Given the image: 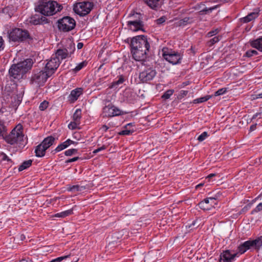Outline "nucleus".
Wrapping results in <instances>:
<instances>
[{"label": "nucleus", "instance_id": "8fccbe9b", "mask_svg": "<svg viewBox=\"0 0 262 262\" xmlns=\"http://www.w3.org/2000/svg\"><path fill=\"white\" fill-rule=\"evenodd\" d=\"M166 19V17L164 16H163L160 17L159 18L156 19V22L157 24L161 25V24H162L163 23H164Z\"/></svg>", "mask_w": 262, "mask_h": 262}, {"label": "nucleus", "instance_id": "9b49d317", "mask_svg": "<svg viewBox=\"0 0 262 262\" xmlns=\"http://www.w3.org/2000/svg\"><path fill=\"white\" fill-rule=\"evenodd\" d=\"M60 61L57 57H54L52 55L50 60H49L46 64L45 70L48 74L50 76L53 74L59 66Z\"/></svg>", "mask_w": 262, "mask_h": 262}, {"label": "nucleus", "instance_id": "e433bc0d", "mask_svg": "<svg viewBox=\"0 0 262 262\" xmlns=\"http://www.w3.org/2000/svg\"><path fill=\"white\" fill-rule=\"evenodd\" d=\"M68 147L67 144H66V142L61 143L59 144L55 149V152H59L60 151H61L62 150Z\"/></svg>", "mask_w": 262, "mask_h": 262}, {"label": "nucleus", "instance_id": "58836bf2", "mask_svg": "<svg viewBox=\"0 0 262 262\" xmlns=\"http://www.w3.org/2000/svg\"><path fill=\"white\" fill-rule=\"evenodd\" d=\"M78 151V150L77 149H70L67 150H66L64 152V154L67 156H72L73 154H76Z\"/></svg>", "mask_w": 262, "mask_h": 262}, {"label": "nucleus", "instance_id": "f03ea898", "mask_svg": "<svg viewBox=\"0 0 262 262\" xmlns=\"http://www.w3.org/2000/svg\"><path fill=\"white\" fill-rule=\"evenodd\" d=\"M33 62L28 58L17 64H12L9 70L8 76L11 81H18L23 79L26 74L32 68Z\"/></svg>", "mask_w": 262, "mask_h": 262}, {"label": "nucleus", "instance_id": "c756f323", "mask_svg": "<svg viewBox=\"0 0 262 262\" xmlns=\"http://www.w3.org/2000/svg\"><path fill=\"white\" fill-rule=\"evenodd\" d=\"M32 161L29 160L24 161L19 167L18 170L19 171H23L24 169L29 167L32 165Z\"/></svg>", "mask_w": 262, "mask_h": 262}, {"label": "nucleus", "instance_id": "f3484780", "mask_svg": "<svg viewBox=\"0 0 262 262\" xmlns=\"http://www.w3.org/2000/svg\"><path fill=\"white\" fill-rule=\"evenodd\" d=\"M82 93L83 89L81 88H76L72 90L69 96V100L71 101V102H74L78 99Z\"/></svg>", "mask_w": 262, "mask_h": 262}, {"label": "nucleus", "instance_id": "20e7f679", "mask_svg": "<svg viewBox=\"0 0 262 262\" xmlns=\"http://www.w3.org/2000/svg\"><path fill=\"white\" fill-rule=\"evenodd\" d=\"M9 41L13 42H23L33 39L30 33L27 30L19 28H14L8 32Z\"/></svg>", "mask_w": 262, "mask_h": 262}, {"label": "nucleus", "instance_id": "7ed1b4c3", "mask_svg": "<svg viewBox=\"0 0 262 262\" xmlns=\"http://www.w3.org/2000/svg\"><path fill=\"white\" fill-rule=\"evenodd\" d=\"M63 8L61 5L54 1H41L36 8V11L45 16H51L60 12Z\"/></svg>", "mask_w": 262, "mask_h": 262}, {"label": "nucleus", "instance_id": "4be33fe9", "mask_svg": "<svg viewBox=\"0 0 262 262\" xmlns=\"http://www.w3.org/2000/svg\"><path fill=\"white\" fill-rule=\"evenodd\" d=\"M143 1L152 9H158L161 6V0H143Z\"/></svg>", "mask_w": 262, "mask_h": 262}, {"label": "nucleus", "instance_id": "423d86ee", "mask_svg": "<svg viewBox=\"0 0 262 262\" xmlns=\"http://www.w3.org/2000/svg\"><path fill=\"white\" fill-rule=\"evenodd\" d=\"M50 76L42 70H33L30 78V84L37 87L42 86Z\"/></svg>", "mask_w": 262, "mask_h": 262}, {"label": "nucleus", "instance_id": "dca6fc26", "mask_svg": "<svg viewBox=\"0 0 262 262\" xmlns=\"http://www.w3.org/2000/svg\"><path fill=\"white\" fill-rule=\"evenodd\" d=\"M30 22L34 25H43L48 23V19L42 14H35L30 18Z\"/></svg>", "mask_w": 262, "mask_h": 262}, {"label": "nucleus", "instance_id": "680f3d73", "mask_svg": "<svg viewBox=\"0 0 262 262\" xmlns=\"http://www.w3.org/2000/svg\"><path fill=\"white\" fill-rule=\"evenodd\" d=\"M256 124L251 125V126H250V130H254V129H255V128H256Z\"/></svg>", "mask_w": 262, "mask_h": 262}, {"label": "nucleus", "instance_id": "c9c22d12", "mask_svg": "<svg viewBox=\"0 0 262 262\" xmlns=\"http://www.w3.org/2000/svg\"><path fill=\"white\" fill-rule=\"evenodd\" d=\"M6 127L3 122L0 121V136H3L4 138L6 134Z\"/></svg>", "mask_w": 262, "mask_h": 262}, {"label": "nucleus", "instance_id": "37998d69", "mask_svg": "<svg viewBox=\"0 0 262 262\" xmlns=\"http://www.w3.org/2000/svg\"><path fill=\"white\" fill-rule=\"evenodd\" d=\"M79 124L80 123L73 121L68 125V127L71 129H75L77 128V125Z\"/></svg>", "mask_w": 262, "mask_h": 262}, {"label": "nucleus", "instance_id": "c85d7f7f", "mask_svg": "<svg viewBox=\"0 0 262 262\" xmlns=\"http://www.w3.org/2000/svg\"><path fill=\"white\" fill-rule=\"evenodd\" d=\"M85 189V187L83 186H80L79 185H73L69 187L68 190L73 192H76L78 191H81Z\"/></svg>", "mask_w": 262, "mask_h": 262}, {"label": "nucleus", "instance_id": "b1692460", "mask_svg": "<svg viewBox=\"0 0 262 262\" xmlns=\"http://www.w3.org/2000/svg\"><path fill=\"white\" fill-rule=\"evenodd\" d=\"M251 46L253 48H256L259 51L262 52V36L251 41Z\"/></svg>", "mask_w": 262, "mask_h": 262}, {"label": "nucleus", "instance_id": "f257e3e1", "mask_svg": "<svg viewBox=\"0 0 262 262\" xmlns=\"http://www.w3.org/2000/svg\"><path fill=\"white\" fill-rule=\"evenodd\" d=\"M131 53L133 58L137 61H144L150 46L147 38L144 35L133 37L130 42Z\"/></svg>", "mask_w": 262, "mask_h": 262}, {"label": "nucleus", "instance_id": "6ab92c4d", "mask_svg": "<svg viewBox=\"0 0 262 262\" xmlns=\"http://www.w3.org/2000/svg\"><path fill=\"white\" fill-rule=\"evenodd\" d=\"M259 11V10H256L255 11L249 13L246 16L241 18V21L244 23H247L254 19L258 17Z\"/></svg>", "mask_w": 262, "mask_h": 262}, {"label": "nucleus", "instance_id": "1a4fd4ad", "mask_svg": "<svg viewBox=\"0 0 262 262\" xmlns=\"http://www.w3.org/2000/svg\"><path fill=\"white\" fill-rule=\"evenodd\" d=\"M94 7L92 2H81L76 3L74 5L73 10L80 16H85L91 11Z\"/></svg>", "mask_w": 262, "mask_h": 262}, {"label": "nucleus", "instance_id": "e2e57ef3", "mask_svg": "<svg viewBox=\"0 0 262 262\" xmlns=\"http://www.w3.org/2000/svg\"><path fill=\"white\" fill-rule=\"evenodd\" d=\"M262 98V93L258 94L256 95V98Z\"/></svg>", "mask_w": 262, "mask_h": 262}, {"label": "nucleus", "instance_id": "69168bd1", "mask_svg": "<svg viewBox=\"0 0 262 262\" xmlns=\"http://www.w3.org/2000/svg\"><path fill=\"white\" fill-rule=\"evenodd\" d=\"M188 93V91H182V94L184 95H186Z\"/></svg>", "mask_w": 262, "mask_h": 262}, {"label": "nucleus", "instance_id": "4c0bfd02", "mask_svg": "<svg viewBox=\"0 0 262 262\" xmlns=\"http://www.w3.org/2000/svg\"><path fill=\"white\" fill-rule=\"evenodd\" d=\"M257 52L255 50H249L246 52V56L248 57H252L254 55H257Z\"/></svg>", "mask_w": 262, "mask_h": 262}, {"label": "nucleus", "instance_id": "bb28decb", "mask_svg": "<svg viewBox=\"0 0 262 262\" xmlns=\"http://www.w3.org/2000/svg\"><path fill=\"white\" fill-rule=\"evenodd\" d=\"M124 81V77L123 75H120L118 77V79L116 81H113L109 86V88L113 89L116 88L117 85L123 83Z\"/></svg>", "mask_w": 262, "mask_h": 262}, {"label": "nucleus", "instance_id": "0eeeda50", "mask_svg": "<svg viewBox=\"0 0 262 262\" xmlns=\"http://www.w3.org/2000/svg\"><path fill=\"white\" fill-rule=\"evenodd\" d=\"M162 52L163 57L169 63L172 64L181 63L182 55L180 53L175 52L167 48H164Z\"/></svg>", "mask_w": 262, "mask_h": 262}, {"label": "nucleus", "instance_id": "a211bd4d", "mask_svg": "<svg viewBox=\"0 0 262 262\" xmlns=\"http://www.w3.org/2000/svg\"><path fill=\"white\" fill-rule=\"evenodd\" d=\"M252 247H253L252 240H249L241 244L238 247V251L240 254H242Z\"/></svg>", "mask_w": 262, "mask_h": 262}, {"label": "nucleus", "instance_id": "5701e85b", "mask_svg": "<svg viewBox=\"0 0 262 262\" xmlns=\"http://www.w3.org/2000/svg\"><path fill=\"white\" fill-rule=\"evenodd\" d=\"M133 123H130L126 124L124 127V129L119 133V135L122 136L130 135L135 132L134 129H131L130 127L133 126Z\"/></svg>", "mask_w": 262, "mask_h": 262}, {"label": "nucleus", "instance_id": "6e6d98bb", "mask_svg": "<svg viewBox=\"0 0 262 262\" xmlns=\"http://www.w3.org/2000/svg\"><path fill=\"white\" fill-rule=\"evenodd\" d=\"M66 144H67V146L68 147L72 144H74L75 143V142L72 141V140H71L70 139H68L67 141H65Z\"/></svg>", "mask_w": 262, "mask_h": 262}, {"label": "nucleus", "instance_id": "4d7b16f0", "mask_svg": "<svg viewBox=\"0 0 262 262\" xmlns=\"http://www.w3.org/2000/svg\"><path fill=\"white\" fill-rule=\"evenodd\" d=\"M83 46V43L82 42H78L77 44V48L78 49H81Z\"/></svg>", "mask_w": 262, "mask_h": 262}, {"label": "nucleus", "instance_id": "ea45409f", "mask_svg": "<svg viewBox=\"0 0 262 262\" xmlns=\"http://www.w3.org/2000/svg\"><path fill=\"white\" fill-rule=\"evenodd\" d=\"M226 92H227V88H222V89L218 90L217 91H216L214 93V95L215 96L222 95H223L224 94H225Z\"/></svg>", "mask_w": 262, "mask_h": 262}, {"label": "nucleus", "instance_id": "ddd939ff", "mask_svg": "<svg viewBox=\"0 0 262 262\" xmlns=\"http://www.w3.org/2000/svg\"><path fill=\"white\" fill-rule=\"evenodd\" d=\"M216 198L215 197L207 198L200 202L198 205L202 210H209L216 204Z\"/></svg>", "mask_w": 262, "mask_h": 262}, {"label": "nucleus", "instance_id": "72a5a7b5", "mask_svg": "<svg viewBox=\"0 0 262 262\" xmlns=\"http://www.w3.org/2000/svg\"><path fill=\"white\" fill-rule=\"evenodd\" d=\"M221 38V37L220 36L214 37L207 42L208 46L209 47L212 46L214 44L219 42Z\"/></svg>", "mask_w": 262, "mask_h": 262}, {"label": "nucleus", "instance_id": "cd10ccee", "mask_svg": "<svg viewBox=\"0 0 262 262\" xmlns=\"http://www.w3.org/2000/svg\"><path fill=\"white\" fill-rule=\"evenodd\" d=\"M73 213V209H69L68 210H66L59 213H57L55 214V216L57 217H62L64 218L66 216H69Z\"/></svg>", "mask_w": 262, "mask_h": 262}, {"label": "nucleus", "instance_id": "2eb2a0df", "mask_svg": "<svg viewBox=\"0 0 262 262\" xmlns=\"http://www.w3.org/2000/svg\"><path fill=\"white\" fill-rule=\"evenodd\" d=\"M127 26L129 27L130 29L134 31H137L138 30H143V23L141 20H129L127 22Z\"/></svg>", "mask_w": 262, "mask_h": 262}, {"label": "nucleus", "instance_id": "473e14b6", "mask_svg": "<svg viewBox=\"0 0 262 262\" xmlns=\"http://www.w3.org/2000/svg\"><path fill=\"white\" fill-rule=\"evenodd\" d=\"M211 97H212V96H211V95H207V96H205V97H200V98H197V99L194 100V102L196 103H202V102L207 101L209 99H210Z\"/></svg>", "mask_w": 262, "mask_h": 262}, {"label": "nucleus", "instance_id": "0e129e2a", "mask_svg": "<svg viewBox=\"0 0 262 262\" xmlns=\"http://www.w3.org/2000/svg\"><path fill=\"white\" fill-rule=\"evenodd\" d=\"M203 185H204V184H203V183L199 184H198V185H197L196 186L195 188H196V189H198V188H199V187H201L203 186Z\"/></svg>", "mask_w": 262, "mask_h": 262}, {"label": "nucleus", "instance_id": "09e8293b", "mask_svg": "<svg viewBox=\"0 0 262 262\" xmlns=\"http://www.w3.org/2000/svg\"><path fill=\"white\" fill-rule=\"evenodd\" d=\"M262 210V203H259L257 206L252 210V213L258 212Z\"/></svg>", "mask_w": 262, "mask_h": 262}, {"label": "nucleus", "instance_id": "49530a36", "mask_svg": "<svg viewBox=\"0 0 262 262\" xmlns=\"http://www.w3.org/2000/svg\"><path fill=\"white\" fill-rule=\"evenodd\" d=\"M113 114L114 117L122 115V111L117 107L113 105Z\"/></svg>", "mask_w": 262, "mask_h": 262}, {"label": "nucleus", "instance_id": "603ef678", "mask_svg": "<svg viewBox=\"0 0 262 262\" xmlns=\"http://www.w3.org/2000/svg\"><path fill=\"white\" fill-rule=\"evenodd\" d=\"M215 8L214 7H212V8H210L209 9H207V8H205V9H204L202 11V12H205L206 14L207 13H209L210 12H211Z\"/></svg>", "mask_w": 262, "mask_h": 262}, {"label": "nucleus", "instance_id": "a878e982", "mask_svg": "<svg viewBox=\"0 0 262 262\" xmlns=\"http://www.w3.org/2000/svg\"><path fill=\"white\" fill-rule=\"evenodd\" d=\"M253 248L256 250L257 251H259L262 246V236L257 237L254 240H252Z\"/></svg>", "mask_w": 262, "mask_h": 262}, {"label": "nucleus", "instance_id": "aec40b11", "mask_svg": "<svg viewBox=\"0 0 262 262\" xmlns=\"http://www.w3.org/2000/svg\"><path fill=\"white\" fill-rule=\"evenodd\" d=\"M102 115L103 117L109 118L114 117L113 105L109 104L104 106L103 108Z\"/></svg>", "mask_w": 262, "mask_h": 262}, {"label": "nucleus", "instance_id": "bf43d9fd", "mask_svg": "<svg viewBox=\"0 0 262 262\" xmlns=\"http://www.w3.org/2000/svg\"><path fill=\"white\" fill-rule=\"evenodd\" d=\"M215 176V173H211V174H209V175L207 176V179H211V178H212V177H214Z\"/></svg>", "mask_w": 262, "mask_h": 262}, {"label": "nucleus", "instance_id": "3c124183", "mask_svg": "<svg viewBox=\"0 0 262 262\" xmlns=\"http://www.w3.org/2000/svg\"><path fill=\"white\" fill-rule=\"evenodd\" d=\"M106 148V146H105V145H103L101 147H99V148H98L97 149H95L93 151V153L94 154H96L102 150H104Z\"/></svg>", "mask_w": 262, "mask_h": 262}, {"label": "nucleus", "instance_id": "6e6552de", "mask_svg": "<svg viewBox=\"0 0 262 262\" xmlns=\"http://www.w3.org/2000/svg\"><path fill=\"white\" fill-rule=\"evenodd\" d=\"M76 26V21L70 16H64L57 21V27L60 31L68 32L73 30Z\"/></svg>", "mask_w": 262, "mask_h": 262}, {"label": "nucleus", "instance_id": "f8f14e48", "mask_svg": "<svg viewBox=\"0 0 262 262\" xmlns=\"http://www.w3.org/2000/svg\"><path fill=\"white\" fill-rule=\"evenodd\" d=\"M157 72L153 68H148L141 72L139 74V78L143 82H147L152 80L156 76Z\"/></svg>", "mask_w": 262, "mask_h": 262}, {"label": "nucleus", "instance_id": "c03bdc74", "mask_svg": "<svg viewBox=\"0 0 262 262\" xmlns=\"http://www.w3.org/2000/svg\"><path fill=\"white\" fill-rule=\"evenodd\" d=\"M208 137V134L206 132H203L198 138V140L200 142L204 141Z\"/></svg>", "mask_w": 262, "mask_h": 262}, {"label": "nucleus", "instance_id": "412c9836", "mask_svg": "<svg viewBox=\"0 0 262 262\" xmlns=\"http://www.w3.org/2000/svg\"><path fill=\"white\" fill-rule=\"evenodd\" d=\"M55 138L50 136L44 139L40 144L47 150L53 144Z\"/></svg>", "mask_w": 262, "mask_h": 262}, {"label": "nucleus", "instance_id": "39448f33", "mask_svg": "<svg viewBox=\"0 0 262 262\" xmlns=\"http://www.w3.org/2000/svg\"><path fill=\"white\" fill-rule=\"evenodd\" d=\"M24 135L23 134V126L21 124H17L8 135H5L4 139L9 144L13 145L20 143L23 141Z\"/></svg>", "mask_w": 262, "mask_h": 262}, {"label": "nucleus", "instance_id": "a18cd8bd", "mask_svg": "<svg viewBox=\"0 0 262 262\" xmlns=\"http://www.w3.org/2000/svg\"><path fill=\"white\" fill-rule=\"evenodd\" d=\"M86 63L84 61L79 63L74 69V70L76 72L80 71L82 69L84 66H85Z\"/></svg>", "mask_w": 262, "mask_h": 262}, {"label": "nucleus", "instance_id": "5fc2aeb1", "mask_svg": "<svg viewBox=\"0 0 262 262\" xmlns=\"http://www.w3.org/2000/svg\"><path fill=\"white\" fill-rule=\"evenodd\" d=\"M4 49V40L2 37L0 36V51Z\"/></svg>", "mask_w": 262, "mask_h": 262}, {"label": "nucleus", "instance_id": "de8ad7c7", "mask_svg": "<svg viewBox=\"0 0 262 262\" xmlns=\"http://www.w3.org/2000/svg\"><path fill=\"white\" fill-rule=\"evenodd\" d=\"M2 160L3 161H7L11 163H12V161L10 159L5 153L2 152L0 155Z\"/></svg>", "mask_w": 262, "mask_h": 262}, {"label": "nucleus", "instance_id": "7c9ffc66", "mask_svg": "<svg viewBox=\"0 0 262 262\" xmlns=\"http://www.w3.org/2000/svg\"><path fill=\"white\" fill-rule=\"evenodd\" d=\"M81 118V111L80 109H77L73 116V120L74 121L80 123V120Z\"/></svg>", "mask_w": 262, "mask_h": 262}, {"label": "nucleus", "instance_id": "f704fd0d", "mask_svg": "<svg viewBox=\"0 0 262 262\" xmlns=\"http://www.w3.org/2000/svg\"><path fill=\"white\" fill-rule=\"evenodd\" d=\"M173 93H174L173 90H168L162 96V98H163L165 100L168 99L173 94Z\"/></svg>", "mask_w": 262, "mask_h": 262}, {"label": "nucleus", "instance_id": "052dcab7", "mask_svg": "<svg viewBox=\"0 0 262 262\" xmlns=\"http://www.w3.org/2000/svg\"><path fill=\"white\" fill-rule=\"evenodd\" d=\"M261 114V113H256L255 114H254L253 117H252V119H255L256 118L258 115H260Z\"/></svg>", "mask_w": 262, "mask_h": 262}, {"label": "nucleus", "instance_id": "a19ab883", "mask_svg": "<svg viewBox=\"0 0 262 262\" xmlns=\"http://www.w3.org/2000/svg\"><path fill=\"white\" fill-rule=\"evenodd\" d=\"M49 105V102L47 101H43L42 102L39 106V110L41 111L45 110L48 107Z\"/></svg>", "mask_w": 262, "mask_h": 262}, {"label": "nucleus", "instance_id": "9d476101", "mask_svg": "<svg viewBox=\"0 0 262 262\" xmlns=\"http://www.w3.org/2000/svg\"><path fill=\"white\" fill-rule=\"evenodd\" d=\"M75 48L74 43H70L66 48L58 49L54 57H57L58 60H63L68 57H70L75 51Z\"/></svg>", "mask_w": 262, "mask_h": 262}, {"label": "nucleus", "instance_id": "2f4dec72", "mask_svg": "<svg viewBox=\"0 0 262 262\" xmlns=\"http://www.w3.org/2000/svg\"><path fill=\"white\" fill-rule=\"evenodd\" d=\"M192 18H191L190 17H186L184 18L181 19L179 22V26H186L187 24H191L192 23Z\"/></svg>", "mask_w": 262, "mask_h": 262}, {"label": "nucleus", "instance_id": "79ce46f5", "mask_svg": "<svg viewBox=\"0 0 262 262\" xmlns=\"http://www.w3.org/2000/svg\"><path fill=\"white\" fill-rule=\"evenodd\" d=\"M220 32V29H215L212 31H210L207 34V36L208 37H211L214 35H215Z\"/></svg>", "mask_w": 262, "mask_h": 262}, {"label": "nucleus", "instance_id": "338daca9", "mask_svg": "<svg viewBox=\"0 0 262 262\" xmlns=\"http://www.w3.org/2000/svg\"><path fill=\"white\" fill-rule=\"evenodd\" d=\"M19 262H28V261L25 259H22V260H20Z\"/></svg>", "mask_w": 262, "mask_h": 262}, {"label": "nucleus", "instance_id": "13d9d810", "mask_svg": "<svg viewBox=\"0 0 262 262\" xmlns=\"http://www.w3.org/2000/svg\"><path fill=\"white\" fill-rule=\"evenodd\" d=\"M101 128L104 131V132H106L107 130V129L109 128V127L106 125H103Z\"/></svg>", "mask_w": 262, "mask_h": 262}, {"label": "nucleus", "instance_id": "393cba45", "mask_svg": "<svg viewBox=\"0 0 262 262\" xmlns=\"http://www.w3.org/2000/svg\"><path fill=\"white\" fill-rule=\"evenodd\" d=\"M46 149L39 144L36 147L35 150V156L37 157H42L45 155Z\"/></svg>", "mask_w": 262, "mask_h": 262}, {"label": "nucleus", "instance_id": "4468645a", "mask_svg": "<svg viewBox=\"0 0 262 262\" xmlns=\"http://www.w3.org/2000/svg\"><path fill=\"white\" fill-rule=\"evenodd\" d=\"M238 253L231 254L229 250L223 251L220 254L219 262H232Z\"/></svg>", "mask_w": 262, "mask_h": 262}, {"label": "nucleus", "instance_id": "864d4df0", "mask_svg": "<svg viewBox=\"0 0 262 262\" xmlns=\"http://www.w3.org/2000/svg\"><path fill=\"white\" fill-rule=\"evenodd\" d=\"M79 159V158L78 157H74L73 158L67 160L66 161V163H69L75 162V161H77Z\"/></svg>", "mask_w": 262, "mask_h": 262}]
</instances>
